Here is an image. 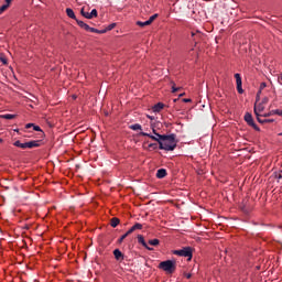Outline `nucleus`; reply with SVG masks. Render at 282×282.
Here are the masks:
<instances>
[{
    "label": "nucleus",
    "mask_w": 282,
    "mask_h": 282,
    "mask_svg": "<svg viewBox=\"0 0 282 282\" xmlns=\"http://www.w3.org/2000/svg\"><path fill=\"white\" fill-rule=\"evenodd\" d=\"M153 134L149 132H140L141 137H148L159 143V149L164 151H174L177 148L176 134H159L155 127L151 123Z\"/></svg>",
    "instance_id": "f257e3e1"
},
{
    "label": "nucleus",
    "mask_w": 282,
    "mask_h": 282,
    "mask_svg": "<svg viewBox=\"0 0 282 282\" xmlns=\"http://www.w3.org/2000/svg\"><path fill=\"white\" fill-rule=\"evenodd\" d=\"M158 268L165 271L167 274H172L176 271V262L171 260L162 261Z\"/></svg>",
    "instance_id": "f03ea898"
},
{
    "label": "nucleus",
    "mask_w": 282,
    "mask_h": 282,
    "mask_svg": "<svg viewBox=\"0 0 282 282\" xmlns=\"http://www.w3.org/2000/svg\"><path fill=\"white\" fill-rule=\"evenodd\" d=\"M173 254L188 258L187 260L191 261L193 259V249L191 247H186L182 250L173 251Z\"/></svg>",
    "instance_id": "7ed1b4c3"
},
{
    "label": "nucleus",
    "mask_w": 282,
    "mask_h": 282,
    "mask_svg": "<svg viewBox=\"0 0 282 282\" xmlns=\"http://www.w3.org/2000/svg\"><path fill=\"white\" fill-rule=\"evenodd\" d=\"M245 121L247 122V124L252 127L256 131H261L259 126H257V123L254 122V119H253L251 112H246Z\"/></svg>",
    "instance_id": "20e7f679"
},
{
    "label": "nucleus",
    "mask_w": 282,
    "mask_h": 282,
    "mask_svg": "<svg viewBox=\"0 0 282 282\" xmlns=\"http://www.w3.org/2000/svg\"><path fill=\"white\" fill-rule=\"evenodd\" d=\"M265 109L263 102H259L258 105H254L253 111L257 118L262 117L260 112H263Z\"/></svg>",
    "instance_id": "39448f33"
},
{
    "label": "nucleus",
    "mask_w": 282,
    "mask_h": 282,
    "mask_svg": "<svg viewBox=\"0 0 282 282\" xmlns=\"http://www.w3.org/2000/svg\"><path fill=\"white\" fill-rule=\"evenodd\" d=\"M165 107L164 102L159 101L158 104H155L154 106H152V111L155 113H160Z\"/></svg>",
    "instance_id": "423d86ee"
},
{
    "label": "nucleus",
    "mask_w": 282,
    "mask_h": 282,
    "mask_svg": "<svg viewBox=\"0 0 282 282\" xmlns=\"http://www.w3.org/2000/svg\"><path fill=\"white\" fill-rule=\"evenodd\" d=\"M137 239H138V242L141 243L147 250H149V251H153L154 250L153 248L148 246V243L145 242V239H144L143 236L139 235L137 237Z\"/></svg>",
    "instance_id": "0eeeda50"
},
{
    "label": "nucleus",
    "mask_w": 282,
    "mask_h": 282,
    "mask_svg": "<svg viewBox=\"0 0 282 282\" xmlns=\"http://www.w3.org/2000/svg\"><path fill=\"white\" fill-rule=\"evenodd\" d=\"M113 257L117 261H123L124 260V254L119 249L113 250Z\"/></svg>",
    "instance_id": "6e6552de"
},
{
    "label": "nucleus",
    "mask_w": 282,
    "mask_h": 282,
    "mask_svg": "<svg viewBox=\"0 0 282 282\" xmlns=\"http://www.w3.org/2000/svg\"><path fill=\"white\" fill-rule=\"evenodd\" d=\"M275 115L282 117V110H270V112H265V115H262V117L270 118Z\"/></svg>",
    "instance_id": "1a4fd4ad"
},
{
    "label": "nucleus",
    "mask_w": 282,
    "mask_h": 282,
    "mask_svg": "<svg viewBox=\"0 0 282 282\" xmlns=\"http://www.w3.org/2000/svg\"><path fill=\"white\" fill-rule=\"evenodd\" d=\"M76 23L79 28L84 29L86 32H89L90 25L82 20H76Z\"/></svg>",
    "instance_id": "9d476101"
},
{
    "label": "nucleus",
    "mask_w": 282,
    "mask_h": 282,
    "mask_svg": "<svg viewBox=\"0 0 282 282\" xmlns=\"http://www.w3.org/2000/svg\"><path fill=\"white\" fill-rule=\"evenodd\" d=\"M12 1L11 0H4V4L0 7V14H2L4 11L9 9L11 6Z\"/></svg>",
    "instance_id": "9b49d317"
},
{
    "label": "nucleus",
    "mask_w": 282,
    "mask_h": 282,
    "mask_svg": "<svg viewBox=\"0 0 282 282\" xmlns=\"http://www.w3.org/2000/svg\"><path fill=\"white\" fill-rule=\"evenodd\" d=\"M166 175H167V170H164V167H162L161 170H158L156 172V177L159 180L166 177Z\"/></svg>",
    "instance_id": "f8f14e48"
},
{
    "label": "nucleus",
    "mask_w": 282,
    "mask_h": 282,
    "mask_svg": "<svg viewBox=\"0 0 282 282\" xmlns=\"http://www.w3.org/2000/svg\"><path fill=\"white\" fill-rule=\"evenodd\" d=\"M41 147V141H28V149H34Z\"/></svg>",
    "instance_id": "ddd939ff"
},
{
    "label": "nucleus",
    "mask_w": 282,
    "mask_h": 282,
    "mask_svg": "<svg viewBox=\"0 0 282 282\" xmlns=\"http://www.w3.org/2000/svg\"><path fill=\"white\" fill-rule=\"evenodd\" d=\"M66 14L69 19L76 20V14L72 8H66Z\"/></svg>",
    "instance_id": "4468645a"
},
{
    "label": "nucleus",
    "mask_w": 282,
    "mask_h": 282,
    "mask_svg": "<svg viewBox=\"0 0 282 282\" xmlns=\"http://www.w3.org/2000/svg\"><path fill=\"white\" fill-rule=\"evenodd\" d=\"M88 32L90 33H97V34H105L107 32V30H98V29H95V28H89Z\"/></svg>",
    "instance_id": "2eb2a0df"
},
{
    "label": "nucleus",
    "mask_w": 282,
    "mask_h": 282,
    "mask_svg": "<svg viewBox=\"0 0 282 282\" xmlns=\"http://www.w3.org/2000/svg\"><path fill=\"white\" fill-rule=\"evenodd\" d=\"M235 78H236V84L237 86H242V77L240 73H236L235 74Z\"/></svg>",
    "instance_id": "dca6fc26"
},
{
    "label": "nucleus",
    "mask_w": 282,
    "mask_h": 282,
    "mask_svg": "<svg viewBox=\"0 0 282 282\" xmlns=\"http://www.w3.org/2000/svg\"><path fill=\"white\" fill-rule=\"evenodd\" d=\"M257 120L259 123H273L274 122V119H261V117H257Z\"/></svg>",
    "instance_id": "f3484780"
},
{
    "label": "nucleus",
    "mask_w": 282,
    "mask_h": 282,
    "mask_svg": "<svg viewBox=\"0 0 282 282\" xmlns=\"http://www.w3.org/2000/svg\"><path fill=\"white\" fill-rule=\"evenodd\" d=\"M80 14H82L85 19H87V20H91V19H93L90 12H86L84 8H82V10H80Z\"/></svg>",
    "instance_id": "a211bd4d"
},
{
    "label": "nucleus",
    "mask_w": 282,
    "mask_h": 282,
    "mask_svg": "<svg viewBox=\"0 0 282 282\" xmlns=\"http://www.w3.org/2000/svg\"><path fill=\"white\" fill-rule=\"evenodd\" d=\"M119 224H120V219H118V218H111V220H110V226H111L112 228H117V227L119 226Z\"/></svg>",
    "instance_id": "6ab92c4d"
},
{
    "label": "nucleus",
    "mask_w": 282,
    "mask_h": 282,
    "mask_svg": "<svg viewBox=\"0 0 282 282\" xmlns=\"http://www.w3.org/2000/svg\"><path fill=\"white\" fill-rule=\"evenodd\" d=\"M17 117V115H0V119L4 120H13Z\"/></svg>",
    "instance_id": "aec40b11"
},
{
    "label": "nucleus",
    "mask_w": 282,
    "mask_h": 282,
    "mask_svg": "<svg viewBox=\"0 0 282 282\" xmlns=\"http://www.w3.org/2000/svg\"><path fill=\"white\" fill-rule=\"evenodd\" d=\"M129 129L133 131H138V130H142V126H140V123H133L132 126H129Z\"/></svg>",
    "instance_id": "412c9836"
},
{
    "label": "nucleus",
    "mask_w": 282,
    "mask_h": 282,
    "mask_svg": "<svg viewBox=\"0 0 282 282\" xmlns=\"http://www.w3.org/2000/svg\"><path fill=\"white\" fill-rule=\"evenodd\" d=\"M137 25L140 26V28H145V26H149L151 25L150 22L147 20V21H137Z\"/></svg>",
    "instance_id": "4be33fe9"
},
{
    "label": "nucleus",
    "mask_w": 282,
    "mask_h": 282,
    "mask_svg": "<svg viewBox=\"0 0 282 282\" xmlns=\"http://www.w3.org/2000/svg\"><path fill=\"white\" fill-rule=\"evenodd\" d=\"M171 85H172V93H173V94H175V93L182 90V87H176L175 82H171Z\"/></svg>",
    "instance_id": "5701e85b"
},
{
    "label": "nucleus",
    "mask_w": 282,
    "mask_h": 282,
    "mask_svg": "<svg viewBox=\"0 0 282 282\" xmlns=\"http://www.w3.org/2000/svg\"><path fill=\"white\" fill-rule=\"evenodd\" d=\"M148 243L152 247H158L160 246V240L159 239L149 240Z\"/></svg>",
    "instance_id": "b1692460"
},
{
    "label": "nucleus",
    "mask_w": 282,
    "mask_h": 282,
    "mask_svg": "<svg viewBox=\"0 0 282 282\" xmlns=\"http://www.w3.org/2000/svg\"><path fill=\"white\" fill-rule=\"evenodd\" d=\"M158 18H159V14H158V13L152 14V15L149 18V20H148L149 24L153 23Z\"/></svg>",
    "instance_id": "393cba45"
},
{
    "label": "nucleus",
    "mask_w": 282,
    "mask_h": 282,
    "mask_svg": "<svg viewBox=\"0 0 282 282\" xmlns=\"http://www.w3.org/2000/svg\"><path fill=\"white\" fill-rule=\"evenodd\" d=\"M33 130L40 132V137H44V132L40 126H33Z\"/></svg>",
    "instance_id": "a878e982"
},
{
    "label": "nucleus",
    "mask_w": 282,
    "mask_h": 282,
    "mask_svg": "<svg viewBox=\"0 0 282 282\" xmlns=\"http://www.w3.org/2000/svg\"><path fill=\"white\" fill-rule=\"evenodd\" d=\"M132 227H133L134 231L143 229L142 224H134V226H132Z\"/></svg>",
    "instance_id": "bb28decb"
},
{
    "label": "nucleus",
    "mask_w": 282,
    "mask_h": 282,
    "mask_svg": "<svg viewBox=\"0 0 282 282\" xmlns=\"http://www.w3.org/2000/svg\"><path fill=\"white\" fill-rule=\"evenodd\" d=\"M90 15H91L93 19H94V18H97V17H98V11H97V9H93V10L90 11Z\"/></svg>",
    "instance_id": "cd10ccee"
},
{
    "label": "nucleus",
    "mask_w": 282,
    "mask_h": 282,
    "mask_svg": "<svg viewBox=\"0 0 282 282\" xmlns=\"http://www.w3.org/2000/svg\"><path fill=\"white\" fill-rule=\"evenodd\" d=\"M267 86H268V84H267L265 82H262V83L260 84L259 90H260V91H263V90L267 88Z\"/></svg>",
    "instance_id": "c85d7f7f"
},
{
    "label": "nucleus",
    "mask_w": 282,
    "mask_h": 282,
    "mask_svg": "<svg viewBox=\"0 0 282 282\" xmlns=\"http://www.w3.org/2000/svg\"><path fill=\"white\" fill-rule=\"evenodd\" d=\"M13 145L17 148H20V149L24 148V145H23V143H21V141H14Z\"/></svg>",
    "instance_id": "c756f323"
},
{
    "label": "nucleus",
    "mask_w": 282,
    "mask_h": 282,
    "mask_svg": "<svg viewBox=\"0 0 282 282\" xmlns=\"http://www.w3.org/2000/svg\"><path fill=\"white\" fill-rule=\"evenodd\" d=\"M115 28H116V23H111V24H109V25L105 29V31H112Z\"/></svg>",
    "instance_id": "7c9ffc66"
},
{
    "label": "nucleus",
    "mask_w": 282,
    "mask_h": 282,
    "mask_svg": "<svg viewBox=\"0 0 282 282\" xmlns=\"http://www.w3.org/2000/svg\"><path fill=\"white\" fill-rule=\"evenodd\" d=\"M262 90H258L256 96V101L259 102L261 100Z\"/></svg>",
    "instance_id": "2f4dec72"
},
{
    "label": "nucleus",
    "mask_w": 282,
    "mask_h": 282,
    "mask_svg": "<svg viewBox=\"0 0 282 282\" xmlns=\"http://www.w3.org/2000/svg\"><path fill=\"white\" fill-rule=\"evenodd\" d=\"M158 148H159V144H158V143H150V144H149V149L156 150Z\"/></svg>",
    "instance_id": "473e14b6"
},
{
    "label": "nucleus",
    "mask_w": 282,
    "mask_h": 282,
    "mask_svg": "<svg viewBox=\"0 0 282 282\" xmlns=\"http://www.w3.org/2000/svg\"><path fill=\"white\" fill-rule=\"evenodd\" d=\"M0 62H1L3 65H7V64H8V59H7V57H4V56H0Z\"/></svg>",
    "instance_id": "72a5a7b5"
},
{
    "label": "nucleus",
    "mask_w": 282,
    "mask_h": 282,
    "mask_svg": "<svg viewBox=\"0 0 282 282\" xmlns=\"http://www.w3.org/2000/svg\"><path fill=\"white\" fill-rule=\"evenodd\" d=\"M237 90L239 94H243L245 89L242 88V85H237Z\"/></svg>",
    "instance_id": "f704fd0d"
},
{
    "label": "nucleus",
    "mask_w": 282,
    "mask_h": 282,
    "mask_svg": "<svg viewBox=\"0 0 282 282\" xmlns=\"http://www.w3.org/2000/svg\"><path fill=\"white\" fill-rule=\"evenodd\" d=\"M127 237H128V235L124 234L122 237H120V239L118 240V242H119V243H122Z\"/></svg>",
    "instance_id": "c9c22d12"
},
{
    "label": "nucleus",
    "mask_w": 282,
    "mask_h": 282,
    "mask_svg": "<svg viewBox=\"0 0 282 282\" xmlns=\"http://www.w3.org/2000/svg\"><path fill=\"white\" fill-rule=\"evenodd\" d=\"M269 102V97H264L261 101L262 105H267Z\"/></svg>",
    "instance_id": "e433bc0d"
},
{
    "label": "nucleus",
    "mask_w": 282,
    "mask_h": 282,
    "mask_svg": "<svg viewBox=\"0 0 282 282\" xmlns=\"http://www.w3.org/2000/svg\"><path fill=\"white\" fill-rule=\"evenodd\" d=\"M134 231H135L134 228L131 227V228L126 232V235L129 236V235H131V234L134 232Z\"/></svg>",
    "instance_id": "4c0bfd02"
},
{
    "label": "nucleus",
    "mask_w": 282,
    "mask_h": 282,
    "mask_svg": "<svg viewBox=\"0 0 282 282\" xmlns=\"http://www.w3.org/2000/svg\"><path fill=\"white\" fill-rule=\"evenodd\" d=\"M182 101L185 104H188V102H192V98H183Z\"/></svg>",
    "instance_id": "58836bf2"
},
{
    "label": "nucleus",
    "mask_w": 282,
    "mask_h": 282,
    "mask_svg": "<svg viewBox=\"0 0 282 282\" xmlns=\"http://www.w3.org/2000/svg\"><path fill=\"white\" fill-rule=\"evenodd\" d=\"M29 149V141H26L25 143H23V148L22 150Z\"/></svg>",
    "instance_id": "ea45409f"
},
{
    "label": "nucleus",
    "mask_w": 282,
    "mask_h": 282,
    "mask_svg": "<svg viewBox=\"0 0 282 282\" xmlns=\"http://www.w3.org/2000/svg\"><path fill=\"white\" fill-rule=\"evenodd\" d=\"M275 178L281 180L282 178V172H279L278 174H275Z\"/></svg>",
    "instance_id": "a19ab883"
},
{
    "label": "nucleus",
    "mask_w": 282,
    "mask_h": 282,
    "mask_svg": "<svg viewBox=\"0 0 282 282\" xmlns=\"http://www.w3.org/2000/svg\"><path fill=\"white\" fill-rule=\"evenodd\" d=\"M32 127H34V123H26L25 129H31Z\"/></svg>",
    "instance_id": "79ce46f5"
},
{
    "label": "nucleus",
    "mask_w": 282,
    "mask_h": 282,
    "mask_svg": "<svg viewBox=\"0 0 282 282\" xmlns=\"http://www.w3.org/2000/svg\"><path fill=\"white\" fill-rule=\"evenodd\" d=\"M185 278H186V279H192V274H191V273H187V274H185Z\"/></svg>",
    "instance_id": "37998d69"
},
{
    "label": "nucleus",
    "mask_w": 282,
    "mask_h": 282,
    "mask_svg": "<svg viewBox=\"0 0 282 282\" xmlns=\"http://www.w3.org/2000/svg\"><path fill=\"white\" fill-rule=\"evenodd\" d=\"M185 96V93H182L178 95V97H184Z\"/></svg>",
    "instance_id": "c03bdc74"
},
{
    "label": "nucleus",
    "mask_w": 282,
    "mask_h": 282,
    "mask_svg": "<svg viewBox=\"0 0 282 282\" xmlns=\"http://www.w3.org/2000/svg\"><path fill=\"white\" fill-rule=\"evenodd\" d=\"M148 118H149L150 120H154V117H150V115H148Z\"/></svg>",
    "instance_id": "a18cd8bd"
},
{
    "label": "nucleus",
    "mask_w": 282,
    "mask_h": 282,
    "mask_svg": "<svg viewBox=\"0 0 282 282\" xmlns=\"http://www.w3.org/2000/svg\"><path fill=\"white\" fill-rule=\"evenodd\" d=\"M178 100H180V98H175V99H173V101H174V102H177Z\"/></svg>",
    "instance_id": "49530a36"
},
{
    "label": "nucleus",
    "mask_w": 282,
    "mask_h": 282,
    "mask_svg": "<svg viewBox=\"0 0 282 282\" xmlns=\"http://www.w3.org/2000/svg\"><path fill=\"white\" fill-rule=\"evenodd\" d=\"M192 36H195V33H194V32H192Z\"/></svg>",
    "instance_id": "de8ad7c7"
},
{
    "label": "nucleus",
    "mask_w": 282,
    "mask_h": 282,
    "mask_svg": "<svg viewBox=\"0 0 282 282\" xmlns=\"http://www.w3.org/2000/svg\"><path fill=\"white\" fill-rule=\"evenodd\" d=\"M0 142H3V139H0Z\"/></svg>",
    "instance_id": "09e8293b"
},
{
    "label": "nucleus",
    "mask_w": 282,
    "mask_h": 282,
    "mask_svg": "<svg viewBox=\"0 0 282 282\" xmlns=\"http://www.w3.org/2000/svg\"><path fill=\"white\" fill-rule=\"evenodd\" d=\"M280 135L282 137V132L280 133Z\"/></svg>",
    "instance_id": "8fccbe9b"
}]
</instances>
